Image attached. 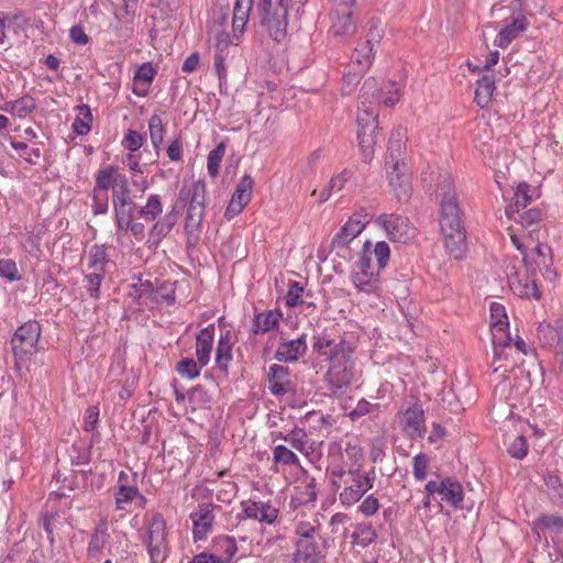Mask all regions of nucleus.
I'll return each mask as SVG.
<instances>
[{"mask_svg":"<svg viewBox=\"0 0 563 563\" xmlns=\"http://www.w3.org/2000/svg\"><path fill=\"white\" fill-rule=\"evenodd\" d=\"M380 103V90L377 80L373 77L365 79L360 91L357 111V139L364 162H369L374 156V148L378 139V112Z\"/></svg>","mask_w":563,"mask_h":563,"instance_id":"obj_1","label":"nucleus"},{"mask_svg":"<svg viewBox=\"0 0 563 563\" xmlns=\"http://www.w3.org/2000/svg\"><path fill=\"white\" fill-rule=\"evenodd\" d=\"M308 0H257L256 14L261 25L269 36L282 42L287 34L289 19H298L302 7Z\"/></svg>","mask_w":563,"mask_h":563,"instance_id":"obj_2","label":"nucleus"},{"mask_svg":"<svg viewBox=\"0 0 563 563\" xmlns=\"http://www.w3.org/2000/svg\"><path fill=\"white\" fill-rule=\"evenodd\" d=\"M439 221L446 251L454 258L461 260L466 252V234L459 202L441 205Z\"/></svg>","mask_w":563,"mask_h":563,"instance_id":"obj_3","label":"nucleus"},{"mask_svg":"<svg viewBox=\"0 0 563 563\" xmlns=\"http://www.w3.org/2000/svg\"><path fill=\"white\" fill-rule=\"evenodd\" d=\"M206 194L207 187L203 181H195L190 187L184 186L179 192L180 200L190 199L185 223V232L189 241L198 239L205 217Z\"/></svg>","mask_w":563,"mask_h":563,"instance_id":"obj_4","label":"nucleus"},{"mask_svg":"<svg viewBox=\"0 0 563 563\" xmlns=\"http://www.w3.org/2000/svg\"><path fill=\"white\" fill-rule=\"evenodd\" d=\"M508 317L505 307L498 302L490 305V327H492V341L494 345V363H500L498 368L504 367L503 360H508L509 354L507 350L511 347L512 339L509 333L505 331L508 329Z\"/></svg>","mask_w":563,"mask_h":563,"instance_id":"obj_5","label":"nucleus"},{"mask_svg":"<svg viewBox=\"0 0 563 563\" xmlns=\"http://www.w3.org/2000/svg\"><path fill=\"white\" fill-rule=\"evenodd\" d=\"M352 345L342 344L331 360L329 369L325 374V380L331 386L333 393L345 390L354 376V363L352 361Z\"/></svg>","mask_w":563,"mask_h":563,"instance_id":"obj_6","label":"nucleus"},{"mask_svg":"<svg viewBox=\"0 0 563 563\" xmlns=\"http://www.w3.org/2000/svg\"><path fill=\"white\" fill-rule=\"evenodd\" d=\"M40 336L41 325L36 321H27L15 330L11 339V346L16 364L23 363L31 357Z\"/></svg>","mask_w":563,"mask_h":563,"instance_id":"obj_7","label":"nucleus"},{"mask_svg":"<svg viewBox=\"0 0 563 563\" xmlns=\"http://www.w3.org/2000/svg\"><path fill=\"white\" fill-rule=\"evenodd\" d=\"M371 242L366 241L363 245V254L356 263L352 282L358 291L365 294H377L379 290V268L376 269L372 265L369 254Z\"/></svg>","mask_w":563,"mask_h":563,"instance_id":"obj_8","label":"nucleus"},{"mask_svg":"<svg viewBox=\"0 0 563 563\" xmlns=\"http://www.w3.org/2000/svg\"><path fill=\"white\" fill-rule=\"evenodd\" d=\"M374 472L362 473L360 470H351L344 478V489L340 493V500L345 506L357 503L362 496L373 487Z\"/></svg>","mask_w":563,"mask_h":563,"instance_id":"obj_9","label":"nucleus"},{"mask_svg":"<svg viewBox=\"0 0 563 563\" xmlns=\"http://www.w3.org/2000/svg\"><path fill=\"white\" fill-rule=\"evenodd\" d=\"M522 262L531 277H536L537 271L549 280H554L556 277V272L552 268V251L547 244L538 243L530 253H525Z\"/></svg>","mask_w":563,"mask_h":563,"instance_id":"obj_10","label":"nucleus"},{"mask_svg":"<svg viewBox=\"0 0 563 563\" xmlns=\"http://www.w3.org/2000/svg\"><path fill=\"white\" fill-rule=\"evenodd\" d=\"M166 521L161 514H155L147 529V552L151 563H162L166 558Z\"/></svg>","mask_w":563,"mask_h":563,"instance_id":"obj_11","label":"nucleus"},{"mask_svg":"<svg viewBox=\"0 0 563 563\" xmlns=\"http://www.w3.org/2000/svg\"><path fill=\"white\" fill-rule=\"evenodd\" d=\"M376 223L383 227L393 242L406 243L415 236L416 229L407 217L384 213L377 218Z\"/></svg>","mask_w":563,"mask_h":563,"instance_id":"obj_12","label":"nucleus"},{"mask_svg":"<svg viewBox=\"0 0 563 563\" xmlns=\"http://www.w3.org/2000/svg\"><path fill=\"white\" fill-rule=\"evenodd\" d=\"M221 507L211 503L200 504L196 511L190 515L192 521V538L195 542L206 540L212 531L216 515Z\"/></svg>","mask_w":563,"mask_h":563,"instance_id":"obj_13","label":"nucleus"},{"mask_svg":"<svg viewBox=\"0 0 563 563\" xmlns=\"http://www.w3.org/2000/svg\"><path fill=\"white\" fill-rule=\"evenodd\" d=\"M253 189V178L250 175H244L239 181L232 198L225 210V218L231 220L242 212L244 207L250 202Z\"/></svg>","mask_w":563,"mask_h":563,"instance_id":"obj_14","label":"nucleus"},{"mask_svg":"<svg viewBox=\"0 0 563 563\" xmlns=\"http://www.w3.org/2000/svg\"><path fill=\"white\" fill-rule=\"evenodd\" d=\"M431 181L435 183L437 192L440 197V206L446 202H459L455 191V184L450 172L438 169L430 174Z\"/></svg>","mask_w":563,"mask_h":563,"instance_id":"obj_15","label":"nucleus"},{"mask_svg":"<svg viewBox=\"0 0 563 563\" xmlns=\"http://www.w3.org/2000/svg\"><path fill=\"white\" fill-rule=\"evenodd\" d=\"M404 430L411 439L421 438L424 433V411L419 404L408 407L402 413Z\"/></svg>","mask_w":563,"mask_h":563,"instance_id":"obj_16","label":"nucleus"},{"mask_svg":"<svg viewBox=\"0 0 563 563\" xmlns=\"http://www.w3.org/2000/svg\"><path fill=\"white\" fill-rule=\"evenodd\" d=\"M268 388L275 396H284L294 391L292 383L289 379V369L283 365L274 364L268 372Z\"/></svg>","mask_w":563,"mask_h":563,"instance_id":"obj_17","label":"nucleus"},{"mask_svg":"<svg viewBox=\"0 0 563 563\" xmlns=\"http://www.w3.org/2000/svg\"><path fill=\"white\" fill-rule=\"evenodd\" d=\"M372 38L366 42L360 44L355 49L351 58V63L349 64V68L361 69V71H366L373 59V41L379 42L380 34L377 30L371 31Z\"/></svg>","mask_w":563,"mask_h":563,"instance_id":"obj_18","label":"nucleus"},{"mask_svg":"<svg viewBox=\"0 0 563 563\" xmlns=\"http://www.w3.org/2000/svg\"><path fill=\"white\" fill-rule=\"evenodd\" d=\"M323 558L317 540L300 539L296 541L291 563H318Z\"/></svg>","mask_w":563,"mask_h":563,"instance_id":"obj_19","label":"nucleus"},{"mask_svg":"<svg viewBox=\"0 0 563 563\" xmlns=\"http://www.w3.org/2000/svg\"><path fill=\"white\" fill-rule=\"evenodd\" d=\"M332 31L335 36H345L354 33L355 24L352 20V7L341 10L340 7L331 8Z\"/></svg>","mask_w":563,"mask_h":563,"instance_id":"obj_20","label":"nucleus"},{"mask_svg":"<svg viewBox=\"0 0 563 563\" xmlns=\"http://www.w3.org/2000/svg\"><path fill=\"white\" fill-rule=\"evenodd\" d=\"M307 351V343L305 335L286 341L277 347L275 352V358L279 362L290 363L296 362Z\"/></svg>","mask_w":563,"mask_h":563,"instance_id":"obj_21","label":"nucleus"},{"mask_svg":"<svg viewBox=\"0 0 563 563\" xmlns=\"http://www.w3.org/2000/svg\"><path fill=\"white\" fill-rule=\"evenodd\" d=\"M278 509L269 503L250 501L244 507L246 518L258 520L267 525H272L278 517Z\"/></svg>","mask_w":563,"mask_h":563,"instance_id":"obj_22","label":"nucleus"},{"mask_svg":"<svg viewBox=\"0 0 563 563\" xmlns=\"http://www.w3.org/2000/svg\"><path fill=\"white\" fill-rule=\"evenodd\" d=\"M214 325L201 329L196 338V356L200 366L208 364L213 345Z\"/></svg>","mask_w":563,"mask_h":563,"instance_id":"obj_23","label":"nucleus"},{"mask_svg":"<svg viewBox=\"0 0 563 563\" xmlns=\"http://www.w3.org/2000/svg\"><path fill=\"white\" fill-rule=\"evenodd\" d=\"M364 230V224L358 220L350 219L344 223L331 242L332 249L346 247Z\"/></svg>","mask_w":563,"mask_h":563,"instance_id":"obj_24","label":"nucleus"},{"mask_svg":"<svg viewBox=\"0 0 563 563\" xmlns=\"http://www.w3.org/2000/svg\"><path fill=\"white\" fill-rule=\"evenodd\" d=\"M253 2H250V0H235L232 16V37L235 41H239L243 35L245 25L249 22Z\"/></svg>","mask_w":563,"mask_h":563,"instance_id":"obj_25","label":"nucleus"},{"mask_svg":"<svg viewBox=\"0 0 563 563\" xmlns=\"http://www.w3.org/2000/svg\"><path fill=\"white\" fill-rule=\"evenodd\" d=\"M539 341L543 345L552 346L561 344L563 349V322L555 321L554 324L543 321L539 324L537 330Z\"/></svg>","mask_w":563,"mask_h":563,"instance_id":"obj_26","label":"nucleus"},{"mask_svg":"<svg viewBox=\"0 0 563 563\" xmlns=\"http://www.w3.org/2000/svg\"><path fill=\"white\" fill-rule=\"evenodd\" d=\"M512 219L520 222L532 241L539 242L540 222L542 220V212L539 209H529L522 213H516Z\"/></svg>","mask_w":563,"mask_h":563,"instance_id":"obj_27","label":"nucleus"},{"mask_svg":"<svg viewBox=\"0 0 563 563\" xmlns=\"http://www.w3.org/2000/svg\"><path fill=\"white\" fill-rule=\"evenodd\" d=\"M441 499L454 508H462L464 498L463 487L456 479L448 477L442 481Z\"/></svg>","mask_w":563,"mask_h":563,"instance_id":"obj_28","label":"nucleus"},{"mask_svg":"<svg viewBox=\"0 0 563 563\" xmlns=\"http://www.w3.org/2000/svg\"><path fill=\"white\" fill-rule=\"evenodd\" d=\"M342 344L351 345L349 342H346L344 340H340L339 342H335L334 340L330 339L329 336H327L324 334H320V335L313 336L312 349L319 355L325 356L327 360L330 362L331 360H334V355H336V351H339V347Z\"/></svg>","mask_w":563,"mask_h":563,"instance_id":"obj_29","label":"nucleus"},{"mask_svg":"<svg viewBox=\"0 0 563 563\" xmlns=\"http://www.w3.org/2000/svg\"><path fill=\"white\" fill-rule=\"evenodd\" d=\"M391 164L393 172L389 173V184L398 200H407L410 194L408 177L399 172V161Z\"/></svg>","mask_w":563,"mask_h":563,"instance_id":"obj_30","label":"nucleus"},{"mask_svg":"<svg viewBox=\"0 0 563 563\" xmlns=\"http://www.w3.org/2000/svg\"><path fill=\"white\" fill-rule=\"evenodd\" d=\"M282 318L279 310H267L255 314L253 320V332L254 333H266L276 328Z\"/></svg>","mask_w":563,"mask_h":563,"instance_id":"obj_31","label":"nucleus"},{"mask_svg":"<svg viewBox=\"0 0 563 563\" xmlns=\"http://www.w3.org/2000/svg\"><path fill=\"white\" fill-rule=\"evenodd\" d=\"M123 175L118 173V169L113 166H108L98 170L96 175V186L93 190L100 192H107L108 189L114 188L119 183V179L122 178Z\"/></svg>","mask_w":563,"mask_h":563,"instance_id":"obj_32","label":"nucleus"},{"mask_svg":"<svg viewBox=\"0 0 563 563\" xmlns=\"http://www.w3.org/2000/svg\"><path fill=\"white\" fill-rule=\"evenodd\" d=\"M530 190V186L526 183L518 185L512 202L505 210L508 218H515L516 213L528 206L531 201Z\"/></svg>","mask_w":563,"mask_h":563,"instance_id":"obj_33","label":"nucleus"},{"mask_svg":"<svg viewBox=\"0 0 563 563\" xmlns=\"http://www.w3.org/2000/svg\"><path fill=\"white\" fill-rule=\"evenodd\" d=\"M476 85L474 101L481 108H485L492 100V96L495 90V80L493 77L484 75L479 80H477Z\"/></svg>","mask_w":563,"mask_h":563,"instance_id":"obj_34","label":"nucleus"},{"mask_svg":"<svg viewBox=\"0 0 563 563\" xmlns=\"http://www.w3.org/2000/svg\"><path fill=\"white\" fill-rule=\"evenodd\" d=\"M511 289L517 296L521 298H533L537 300L541 298V294L537 286V280L534 277H531L530 274L525 283L520 280L512 283Z\"/></svg>","mask_w":563,"mask_h":563,"instance_id":"obj_35","label":"nucleus"},{"mask_svg":"<svg viewBox=\"0 0 563 563\" xmlns=\"http://www.w3.org/2000/svg\"><path fill=\"white\" fill-rule=\"evenodd\" d=\"M213 548L217 552L216 555L221 559V563L229 562L236 552V544L231 537H218L214 539Z\"/></svg>","mask_w":563,"mask_h":563,"instance_id":"obj_36","label":"nucleus"},{"mask_svg":"<svg viewBox=\"0 0 563 563\" xmlns=\"http://www.w3.org/2000/svg\"><path fill=\"white\" fill-rule=\"evenodd\" d=\"M77 109L78 117L75 119L73 123V130L78 135H86L91 129L92 114L90 108L86 104L79 106Z\"/></svg>","mask_w":563,"mask_h":563,"instance_id":"obj_37","label":"nucleus"},{"mask_svg":"<svg viewBox=\"0 0 563 563\" xmlns=\"http://www.w3.org/2000/svg\"><path fill=\"white\" fill-rule=\"evenodd\" d=\"M36 108V102L31 96H23L22 98L11 102L5 108L12 114L19 118H25Z\"/></svg>","mask_w":563,"mask_h":563,"instance_id":"obj_38","label":"nucleus"},{"mask_svg":"<svg viewBox=\"0 0 563 563\" xmlns=\"http://www.w3.org/2000/svg\"><path fill=\"white\" fill-rule=\"evenodd\" d=\"M109 534L104 525L98 526L91 536V540L88 545V554L90 558H95L107 544Z\"/></svg>","mask_w":563,"mask_h":563,"instance_id":"obj_39","label":"nucleus"},{"mask_svg":"<svg viewBox=\"0 0 563 563\" xmlns=\"http://www.w3.org/2000/svg\"><path fill=\"white\" fill-rule=\"evenodd\" d=\"M163 212V206L158 195H151L144 207L139 210L141 218L154 221Z\"/></svg>","mask_w":563,"mask_h":563,"instance_id":"obj_40","label":"nucleus"},{"mask_svg":"<svg viewBox=\"0 0 563 563\" xmlns=\"http://www.w3.org/2000/svg\"><path fill=\"white\" fill-rule=\"evenodd\" d=\"M404 132L401 129H398L393 132L389 142H388V154L386 157V163H395L399 161L401 156Z\"/></svg>","mask_w":563,"mask_h":563,"instance_id":"obj_41","label":"nucleus"},{"mask_svg":"<svg viewBox=\"0 0 563 563\" xmlns=\"http://www.w3.org/2000/svg\"><path fill=\"white\" fill-rule=\"evenodd\" d=\"M225 153V144L219 143L208 155L207 168L208 173L212 178H216L219 174L220 164Z\"/></svg>","mask_w":563,"mask_h":563,"instance_id":"obj_42","label":"nucleus"},{"mask_svg":"<svg viewBox=\"0 0 563 563\" xmlns=\"http://www.w3.org/2000/svg\"><path fill=\"white\" fill-rule=\"evenodd\" d=\"M320 530V523L317 520L313 521H298L295 527V533L298 537L297 540L308 539V540H317Z\"/></svg>","mask_w":563,"mask_h":563,"instance_id":"obj_43","label":"nucleus"},{"mask_svg":"<svg viewBox=\"0 0 563 563\" xmlns=\"http://www.w3.org/2000/svg\"><path fill=\"white\" fill-rule=\"evenodd\" d=\"M150 135L153 146L158 148L164 140L165 125L158 114H153L148 121Z\"/></svg>","mask_w":563,"mask_h":563,"instance_id":"obj_44","label":"nucleus"},{"mask_svg":"<svg viewBox=\"0 0 563 563\" xmlns=\"http://www.w3.org/2000/svg\"><path fill=\"white\" fill-rule=\"evenodd\" d=\"M364 73L365 71L357 69V67L349 68V70L343 75L342 93L346 96L351 95L356 88Z\"/></svg>","mask_w":563,"mask_h":563,"instance_id":"obj_45","label":"nucleus"},{"mask_svg":"<svg viewBox=\"0 0 563 563\" xmlns=\"http://www.w3.org/2000/svg\"><path fill=\"white\" fill-rule=\"evenodd\" d=\"M274 462L283 465H297L299 460L297 455L285 445H277L273 452Z\"/></svg>","mask_w":563,"mask_h":563,"instance_id":"obj_46","label":"nucleus"},{"mask_svg":"<svg viewBox=\"0 0 563 563\" xmlns=\"http://www.w3.org/2000/svg\"><path fill=\"white\" fill-rule=\"evenodd\" d=\"M130 187L126 177L123 175L119 183L114 187L112 194V202L113 203H123V202H134L130 197Z\"/></svg>","mask_w":563,"mask_h":563,"instance_id":"obj_47","label":"nucleus"},{"mask_svg":"<svg viewBox=\"0 0 563 563\" xmlns=\"http://www.w3.org/2000/svg\"><path fill=\"white\" fill-rule=\"evenodd\" d=\"M295 450L303 452L307 444V433L303 429L296 428L283 437Z\"/></svg>","mask_w":563,"mask_h":563,"instance_id":"obj_48","label":"nucleus"},{"mask_svg":"<svg viewBox=\"0 0 563 563\" xmlns=\"http://www.w3.org/2000/svg\"><path fill=\"white\" fill-rule=\"evenodd\" d=\"M89 267L97 272L99 268L104 269L103 266L107 262L106 250L102 246L93 245L88 254Z\"/></svg>","mask_w":563,"mask_h":563,"instance_id":"obj_49","label":"nucleus"},{"mask_svg":"<svg viewBox=\"0 0 563 563\" xmlns=\"http://www.w3.org/2000/svg\"><path fill=\"white\" fill-rule=\"evenodd\" d=\"M200 364L192 358H183L177 365V371L181 376L194 379L200 374Z\"/></svg>","mask_w":563,"mask_h":563,"instance_id":"obj_50","label":"nucleus"},{"mask_svg":"<svg viewBox=\"0 0 563 563\" xmlns=\"http://www.w3.org/2000/svg\"><path fill=\"white\" fill-rule=\"evenodd\" d=\"M210 34L214 37V46L217 52L224 53L229 45L233 44V38L229 33H227L225 29H220V26H212Z\"/></svg>","mask_w":563,"mask_h":563,"instance_id":"obj_51","label":"nucleus"},{"mask_svg":"<svg viewBox=\"0 0 563 563\" xmlns=\"http://www.w3.org/2000/svg\"><path fill=\"white\" fill-rule=\"evenodd\" d=\"M376 537V531L369 525H360L353 533L354 540L362 547L371 544Z\"/></svg>","mask_w":563,"mask_h":563,"instance_id":"obj_52","label":"nucleus"},{"mask_svg":"<svg viewBox=\"0 0 563 563\" xmlns=\"http://www.w3.org/2000/svg\"><path fill=\"white\" fill-rule=\"evenodd\" d=\"M231 358V346L223 338H221L217 346V365L219 366V368L227 371Z\"/></svg>","mask_w":563,"mask_h":563,"instance_id":"obj_53","label":"nucleus"},{"mask_svg":"<svg viewBox=\"0 0 563 563\" xmlns=\"http://www.w3.org/2000/svg\"><path fill=\"white\" fill-rule=\"evenodd\" d=\"M137 493L139 490L134 486H120L115 496L117 508L124 509V505L132 501Z\"/></svg>","mask_w":563,"mask_h":563,"instance_id":"obj_54","label":"nucleus"},{"mask_svg":"<svg viewBox=\"0 0 563 563\" xmlns=\"http://www.w3.org/2000/svg\"><path fill=\"white\" fill-rule=\"evenodd\" d=\"M103 278L104 269L101 268H99L97 272H92L86 275V279L88 282L87 289L91 297L97 298L99 296V288Z\"/></svg>","mask_w":563,"mask_h":563,"instance_id":"obj_55","label":"nucleus"},{"mask_svg":"<svg viewBox=\"0 0 563 563\" xmlns=\"http://www.w3.org/2000/svg\"><path fill=\"white\" fill-rule=\"evenodd\" d=\"M0 276L14 282L21 278L13 260H0Z\"/></svg>","mask_w":563,"mask_h":563,"instance_id":"obj_56","label":"nucleus"},{"mask_svg":"<svg viewBox=\"0 0 563 563\" xmlns=\"http://www.w3.org/2000/svg\"><path fill=\"white\" fill-rule=\"evenodd\" d=\"M429 465V457L420 453L413 457V475L418 481H423L427 477V468Z\"/></svg>","mask_w":563,"mask_h":563,"instance_id":"obj_57","label":"nucleus"},{"mask_svg":"<svg viewBox=\"0 0 563 563\" xmlns=\"http://www.w3.org/2000/svg\"><path fill=\"white\" fill-rule=\"evenodd\" d=\"M155 70L150 63L142 64L134 74V82H143L145 85L152 82Z\"/></svg>","mask_w":563,"mask_h":563,"instance_id":"obj_58","label":"nucleus"},{"mask_svg":"<svg viewBox=\"0 0 563 563\" xmlns=\"http://www.w3.org/2000/svg\"><path fill=\"white\" fill-rule=\"evenodd\" d=\"M374 254L379 269L384 268L390 256L389 245L385 241L377 242L374 247Z\"/></svg>","mask_w":563,"mask_h":563,"instance_id":"obj_59","label":"nucleus"},{"mask_svg":"<svg viewBox=\"0 0 563 563\" xmlns=\"http://www.w3.org/2000/svg\"><path fill=\"white\" fill-rule=\"evenodd\" d=\"M115 219L131 221L136 207L135 202L113 203Z\"/></svg>","mask_w":563,"mask_h":563,"instance_id":"obj_60","label":"nucleus"},{"mask_svg":"<svg viewBox=\"0 0 563 563\" xmlns=\"http://www.w3.org/2000/svg\"><path fill=\"white\" fill-rule=\"evenodd\" d=\"M509 454L516 459H522L527 455L528 445L525 437H517L508 449Z\"/></svg>","mask_w":563,"mask_h":563,"instance_id":"obj_61","label":"nucleus"},{"mask_svg":"<svg viewBox=\"0 0 563 563\" xmlns=\"http://www.w3.org/2000/svg\"><path fill=\"white\" fill-rule=\"evenodd\" d=\"M92 210L97 214H106L108 212V194L93 190Z\"/></svg>","mask_w":563,"mask_h":563,"instance_id":"obj_62","label":"nucleus"},{"mask_svg":"<svg viewBox=\"0 0 563 563\" xmlns=\"http://www.w3.org/2000/svg\"><path fill=\"white\" fill-rule=\"evenodd\" d=\"M302 292L303 287L300 286L299 283L292 282L286 296L287 306L296 307L297 305H299L301 302Z\"/></svg>","mask_w":563,"mask_h":563,"instance_id":"obj_63","label":"nucleus"},{"mask_svg":"<svg viewBox=\"0 0 563 563\" xmlns=\"http://www.w3.org/2000/svg\"><path fill=\"white\" fill-rule=\"evenodd\" d=\"M544 483L549 493L553 494V497H562L563 496V484L559 476L553 474H548L544 476Z\"/></svg>","mask_w":563,"mask_h":563,"instance_id":"obj_64","label":"nucleus"}]
</instances>
